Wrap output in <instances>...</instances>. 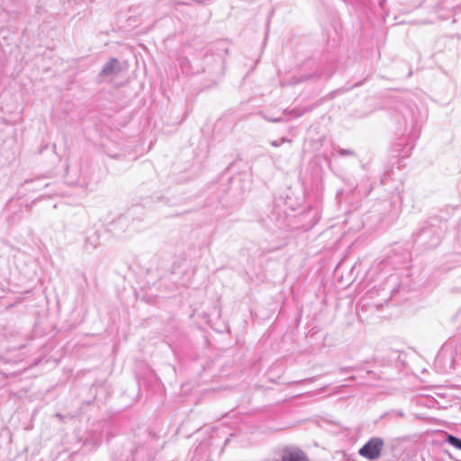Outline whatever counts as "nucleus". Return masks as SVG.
Here are the masks:
<instances>
[{"mask_svg":"<svg viewBox=\"0 0 461 461\" xmlns=\"http://www.w3.org/2000/svg\"><path fill=\"white\" fill-rule=\"evenodd\" d=\"M384 440L380 438H371L359 450L358 454L368 459L376 460L380 457L384 447Z\"/></svg>","mask_w":461,"mask_h":461,"instance_id":"nucleus-1","label":"nucleus"},{"mask_svg":"<svg viewBox=\"0 0 461 461\" xmlns=\"http://www.w3.org/2000/svg\"><path fill=\"white\" fill-rule=\"evenodd\" d=\"M121 71V64L117 59L112 58L106 62L99 73L101 80H111Z\"/></svg>","mask_w":461,"mask_h":461,"instance_id":"nucleus-2","label":"nucleus"},{"mask_svg":"<svg viewBox=\"0 0 461 461\" xmlns=\"http://www.w3.org/2000/svg\"><path fill=\"white\" fill-rule=\"evenodd\" d=\"M282 461H309L304 452L297 447H290L283 450Z\"/></svg>","mask_w":461,"mask_h":461,"instance_id":"nucleus-3","label":"nucleus"},{"mask_svg":"<svg viewBox=\"0 0 461 461\" xmlns=\"http://www.w3.org/2000/svg\"><path fill=\"white\" fill-rule=\"evenodd\" d=\"M447 441L454 447L461 450V439L453 435H448Z\"/></svg>","mask_w":461,"mask_h":461,"instance_id":"nucleus-4","label":"nucleus"},{"mask_svg":"<svg viewBox=\"0 0 461 461\" xmlns=\"http://www.w3.org/2000/svg\"><path fill=\"white\" fill-rule=\"evenodd\" d=\"M339 153L342 156H346V155H352L353 154V151L350 150V149H339Z\"/></svg>","mask_w":461,"mask_h":461,"instance_id":"nucleus-5","label":"nucleus"},{"mask_svg":"<svg viewBox=\"0 0 461 461\" xmlns=\"http://www.w3.org/2000/svg\"><path fill=\"white\" fill-rule=\"evenodd\" d=\"M270 144L273 146V147H279L281 145L280 141L279 140H272L270 142Z\"/></svg>","mask_w":461,"mask_h":461,"instance_id":"nucleus-6","label":"nucleus"},{"mask_svg":"<svg viewBox=\"0 0 461 461\" xmlns=\"http://www.w3.org/2000/svg\"><path fill=\"white\" fill-rule=\"evenodd\" d=\"M268 121L273 122H280L281 120L279 118H269Z\"/></svg>","mask_w":461,"mask_h":461,"instance_id":"nucleus-7","label":"nucleus"},{"mask_svg":"<svg viewBox=\"0 0 461 461\" xmlns=\"http://www.w3.org/2000/svg\"><path fill=\"white\" fill-rule=\"evenodd\" d=\"M279 141L282 144V143H285V142H290L291 140L286 139V138H282Z\"/></svg>","mask_w":461,"mask_h":461,"instance_id":"nucleus-8","label":"nucleus"},{"mask_svg":"<svg viewBox=\"0 0 461 461\" xmlns=\"http://www.w3.org/2000/svg\"><path fill=\"white\" fill-rule=\"evenodd\" d=\"M314 380V378H309V379H305V380H303L301 381L300 383H311Z\"/></svg>","mask_w":461,"mask_h":461,"instance_id":"nucleus-9","label":"nucleus"},{"mask_svg":"<svg viewBox=\"0 0 461 461\" xmlns=\"http://www.w3.org/2000/svg\"><path fill=\"white\" fill-rule=\"evenodd\" d=\"M427 232H429V230L424 231V232L422 233V235H421V236L426 235V234H427Z\"/></svg>","mask_w":461,"mask_h":461,"instance_id":"nucleus-10","label":"nucleus"}]
</instances>
